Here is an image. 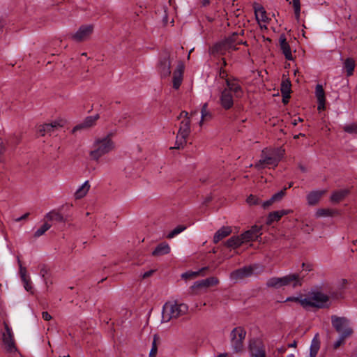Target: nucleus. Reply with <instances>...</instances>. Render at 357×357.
<instances>
[{
    "label": "nucleus",
    "mask_w": 357,
    "mask_h": 357,
    "mask_svg": "<svg viewBox=\"0 0 357 357\" xmlns=\"http://www.w3.org/2000/svg\"><path fill=\"white\" fill-rule=\"evenodd\" d=\"M181 118H190L188 116V112H187L186 111H182L179 115V116L178 117V119H181Z\"/></svg>",
    "instance_id": "56"
},
{
    "label": "nucleus",
    "mask_w": 357,
    "mask_h": 357,
    "mask_svg": "<svg viewBox=\"0 0 357 357\" xmlns=\"http://www.w3.org/2000/svg\"><path fill=\"white\" fill-rule=\"evenodd\" d=\"M232 230L230 227L223 226L220 229H219L214 234L213 236V243H218L222 239L226 238L229 236L231 233Z\"/></svg>",
    "instance_id": "20"
},
{
    "label": "nucleus",
    "mask_w": 357,
    "mask_h": 357,
    "mask_svg": "<svg viewBox=\"0 0 357 357\" xmlns=\"http://www.w3.org/2000/svg\"><path fill=\"white\" fill-rule=\"evenodd\" d=\"M206 269H207V268H202L199 269L198 271L185 272L181 275V277H182V278H184V279H188L190 278H193V277L200 275L203 271H205Z\"/></svg>",
    "instance_id": "41"
},
{
    "label": "nucleus",
    "mask_w": 357,
    "mask_h": 357,
    "mask_svg": "<svg viewBox=\"0 0 357 357\" xmlns=\"http://www.w3.org/2000/svg\"><path fill=\"white\" fill-rule=\"evenodd\" d=\"M61 126L56 121L51 123L45 124V128L47 130V133L51 135L55 130H56Z\"/></svg>",
    "instance_id": "39"
},
{
    "label": "nucleus",
    "mask_w": 357,
    "mask_h": 357,
    "mask_svg": "<svg viewBox=\"0 0 357 357\" xmlns=\"http://www.w3.org/2000/svg\"><path fill=\"white\" fill-rule=\"evenodd\" d=\"M190 132V118H185L181 122L179 130L176 137L175 146L174 148L179 149L185 144Z\"/></svg>",
    "instance_id": "5"
},
{
    "label": "nucleus",
    "mask_w": 357,
    "mask_h": 357,
    "mask_svg": "<svg viewBox=\"0 0 357 357\" xmlns=\"http://www.w3.org/2000/svg\"><path fill=\"white\" fill-rule=\"evenodd\" d=\"M254 10L256 20L258 22H262L267 23L268 22L269 18L267 17L266 12L264 7L256 4L254 6Z\"/></svg>",
    "instance_id": "23"
},
{
    "label": "nucleus",
    "mask_w": 357,
    "mask_h": 357,
    "mask_svg": "<svg viewBox=\"0 0 357 357\" xmlns=\"http://www.w3.org/2000/svg\"><path fill=\"white\" fill-rule=\"evenodd\" d=\"M38 132L41 136H45L47 133V130L45 128V124L39 126Z\"/></svg>",
    "instance_id": "48"
},
{
    "label": "nucleus",
    "mask_w": 357,
    "mask_h": 357,
    "mask_svg": "<svg viewBox=\"0 0 357 357\" xmlns=\"http://www.w3.org/2000/svg\"><path fill=\"white\" fill-rule=\"evenodd\" d=\"M186 229V227L184 225H178L171 231L167 236L168 238H172L176 235L179 234L182 231Z\"/></svg>",
    "instance_id": "40"
},
{
    "label": "nucleus",
    "mask_w": 357,
    "mask_h": 357,
    "mask_svg": "<svg viewBox=\"0 0 357 357\" xmlns=\"http://www.w3.org/2000/svg\"><path fill=\"white\" fill-rule=\"evenodd\" d=\"M218 357H228V354H227V353L220 354V355L218 356Z\"/></svg>",
    "instance_id": "64"
},
{
    "label": "nucleus",
    "mask_w": 357,
    "mask_h": 357,
    "mask_svg": "<svg viewBox=\"0 0 357 357\" xmlns=\"http://www.w3.org/2000/svg\"><path fill=\"white\" fill-rule=\"evenodd\" d=\"M93 26L92 25H82L72 36V38L77 42L86 40L93 32Z\"/></svg>",
    "instance_id": "12"
},
{
    "label": "nucleus",
    "mask_w": 357,
    "mask_h": 357,
    "mask_svg": "<svg viewBox=\"0 0 357 357\" xmlns=\"http://www.w3.org/2000/svg\"><path fill=\"white\" fill-rule=\"evenodd\" d=\"M319 348L320 342L316 337H314L311 342L310 357H316Z\"/></svg>",
    "instance_id": "34"
},
{
    "label": "nucleus",
    "mask_w": 357,
    "mask_h": 357,
    "mask_svg": "<svg viewBox=\"0 0 357 357\" xmlns=\"http://www.w3.org/2000/svg\"><path fill=\"white\" fill-rule=\"evenodd\" d=\"M188 310V307L186 304L172 301L167 302L162 307V321L168 322L172 319H176L185 314Z\"/></svg>",
    "instance_id": "3"
},
{
    "label": "nucleus",
    "mask_w": 357,
    "mask_h": 357,
    "mask_svg": "<svg viewBox=\"0 0 357 357\" xmlns=\"http://www.w3.org/2000/svg\"><path fill=\"white\" fill-rule=\"evenodd\" d=\"M243 243L241 236H234L226 241V246L231 248H237Z\"/></svg>",
    "instance_id": "28"
},
{
    "label": "nucleus",
    "mask_w": 357,
    "mask_h": 357,
    "mask_svg": "<svg viewBox=\"0 0 357 357\" xmlns=\"http://www.w3.org/2000/svg\"><path fill=\"white\" fill-rule=\"evenodd\" d=\"M156 70L162 79L168 78L170 76L171 59L168 52H165L160 56Z\"/></svg>",
    "instance_id": "6"
},
{
    "label": "nucleus",
    "mask_w": 357,
    "mask_h": 357,
    "mask_svg": "<svg viewBox=\"0 0 357 357\" xmlns=\"http://www.w3.org/2000/svg\"><path fill=\"white\" fill-rule=\"evenodd\" d=\"M301 121H303V119L301 118L298 117L297 119L294 120V121L292 122V124L294 126H296L298 122H301Z\"/></svg>",
    "instance_id": "61"
},
{
    "label": "nucleus",
    "mask_w": 357,
    "mask_h": 357,
    "mask_svg": "<svg viewBox=\"0 0 357 357\" xmlns=\"http://www.w3.org/2000/svg\"><path fill=\"white\" fill-rule=\"evenodd\" d=\"M318 102V106H317V109L318 110H322V109H325V102L326 100H319L317 101Z\"/></svg>",
    "instance_id": "53"
},
{
    "label": "nucleus",
    "mask_w": 357,
    "mask_h": 357,
    "mask_svg": "<svg viewBox=\"0 0 357 357\" xmlns=\"http://www.w3.org/2000/svg\"><path fill=\"white\" fill-rule=\"evenodd\" d=\"M280 47L282 50L284 57L287 60H293V56L291 54V48L289 43L287 41L284 34H281L279 38Z\"/></svg>",
    "instance_id": "19"
},
{
    "label": "nucleus",
    "mask_w": 357,
    "mask_h": 357,
    "mask_svg": "<svg viewBox=\"0 0 357 357\" xmlns=\"http://www.w3.org/2000/svg\"><path fill=\"white\" fill-rule=\"evenodd\" d=\"M20 274L27 275V271L25 267L20 264Z\"/></svg>",
    "instance_id": "58"
},
{
    "label": "nucleus",
    "mask_w": 357,
    "mask_h": 357,
    "mask_svg": "<svg viewBox=\"0 0 357 357\" xmlns=\"http://www.w3.org/2000/svg\"><path fill=\"white\" fill-rule=\"evenodd\" d=\"M201 2L203 6H206L210 3V0H202Z\"/></svg>",
    "instance_id": "62"
},
{
    "label": "nucleus",
    "mask_w": 357,
    "mask_h": 357,
    "mask_svg": "<svg viewBox=\"0 0 357 357\" xmlns=\"http://www.w3.org/2000/svg\"><path fill=\"white\" fill-rule=\"evenodd\" d=\"M112 133L104 137H96L89 151V156L92 160L98 162L100 158L110 153L115 147L112 139Z\"/></svg>",
    "instance_id": "1"
},
{
    "label": "nucleus",
    "mask_w": 357,
    "mask_h": 357,
    "mask_svg": "<svg viewBox=\"0 0 357 357\" xmlns=\"http://www.w3.org/2000/svg\"><path fill=\"white\" fill-rule=\"evenodd\" d=\"M247 202L250 205H257V204H259L260 203L259 199L257 198L255 196H254L252 195H250L247 198Z\"/></svg>",
    "instance_id": "46"
},
{
    "label": "nucleus",
    "mask_w": 357,
    "mask_h": 357,
    "mask_svg": "<svg viewBox=\"0 0 357 357\" xmlns=\"http://www.w3.org/2000/svg\"><path fill=\"white\" fill-rule=\"evenodd\" d=\"M302 268L307 272H310L312 270V265L311 264H302Z\"/></svg>",
    "instance_id": "50"
},
{
    "label": "nucleus",
    "mask_w": 357,
    "mask_h": 357,
    "mask_svg": "<svg viewBox=\"0 0 357 357\" xmlns=\"http://www.w3.org/2000/svg\"><path fill=\"white\" fill-rule=\"evenodd\" d=\"M154 271H155L154 270H150V271H146L142 275V278L143 279L147 278L153 275V273H154Z\"/></svg>",
    "instance_id": "51"
},
{
    "label": "nucleus",
    "mask_w": 357,
    "mask_h": 357,
    "mask_svg": "<svg viewBox=\"0 0 357 357\" xmlns=\"http://www.w3.org/2000/svg\"><path fill=\"white\" fill-rule=\"evenodd\" d=\"M20 277H21L22 281H25L26 280L29 278V277L27 275H23V274H20Z\"/></svg>",
    "instance_id": "63"
},
{
    "label": "nucleus",
    "mask_w": 357,
    "mask_h": 357,
    "mask_svg": "<svg viewBox=\"0 0 357 357\" xmlns=\"http://www.w3.org/2000/svg\"><path fill=\"white\" fill-rule=\"evenodd\" d=\"M29 215V213H26L24 214L23 215H22L21 217L16 218L15 221L20 222L21 220H23L26 219Z\"/></svg>",
    "instance_id": "57"
},
{
    "label": "nucleus",
    "mask_w": 357,
    "mask_h": 357,
    "mask_svg": "<svg viewBox=\"0 0 357 357\" xmlns=\"http://www.w3.org/2000/svg\"><path fill=\"white\" fill-rule=\"evenodd\" d=\"M325 192V190H314L309 192L306 197L307 204L310 206L317 204Z\"/></svg>",
    "instance_id": "21"
},
{
    "label": "nucleus",
    "mask_w": 357,
    "mask_h": 357,
    "mask_svg": "<svg viewBox=\"0 0 357 357\" xmlns=\"http://www.w3.org/2000/svg\"><path fill=\"white\" fill-rule=\"evenodd\" d=\"M45 218L49 220H55L56 222H65V218L63 215L55 211H51L45 215Z\"/></svg>",
    "instance_id": "30"
},
{
    "label": "nucleus",
    "mask_w": 357,
    "mask_h": 357,
    "mask_svg": "<svg viewBox=\"0 0 357 357\" xmlns=\"http://www.w3.org/2000/svg\"><path fill=\"white\" fill-rule=\"evenodd\" d=\"M98 119H99L98 114H96L95 116H87L82 123L76 126L73 128V131H75L76 130H79V129H82V128L91 127L92 126H93L95 124L96 121Z\"/></svg>",
    "instance_id": "24"
},
{
    "label": "nucleus",
    "mask_w": 357,
    "mask_h": 357,
    "mask_svg": "<svg viewBox=\"0 0 357 357\" xmlns=\"http://www.w3.org/2000/svg\"><path fill=\"white\" fill-rule=\"evenodd\" d=\"M184 65L182 62L177 64L176 69L173 72L172 77V86L174 89L177 90L183 82Z\"/></svg>",
    "instance_id": "13"
},
{
    "label": "nucleus",
    "mask_w": 357,
    "mask_h": 357,
    "mask_svg": "<svg viewBox=\"0 0 357 357\" xmlns=\"http://www.w3.org/2000/svg\"><path fill=\"white\" fill-rule=\"evenodd\" d=\"M250 357H266L265 346L260 340H254L250 344Z\"/></svg>",
    "instance_id": "14"
},
{
    "label": "nucleus",
    "mask_w": 357,
    "mask_h": 357,
    "mask_svg": "<svg viewBox=\"0 0 357 357\" xmlns=\"http://www.w3.org/2000/svg\"><path fill=\"white\" fill-rule=\"evenodd\" d=\"M291 212V210H280L271 212L267 218V224L271 225L273 222H277L280 220L282 216L287 215Z\"/></svg>",
    "instance_id": "22"
},
{
    "label": "nucleus",
    "mask_w": 357,
    "mask_h": 357,
    "mask_svg": "<svg viewBox=\"0 0 357 357\" xmlns=\"http://www.w3.org/2000/svg\"><path fill=\"white\" fill-rule=\"evenodd\" d=\"M245 335V331L241 327H236L231 331V344L234 351L239 352L243 349Z\"/></svg>",
    "instance_id": "7"
},
{
    "label": "nucleus",
    "mask_w": 357,
    "mask_h": 357,
    "mask_svg": "<svg viewBox=\"0 0 357 357\" xmlns=\"http://www.w3.org/2000/svg\"><path fill=\"white\" fill-rule=\"evenodd\" d=\"M220 103L225 109H229L234 105V99L229 90L225 89L222 91L220 96Z\"/></svg>",
    "instance_id": "17"
},
{
    "label": "nucleus",
    "mask_w": 357,
    "mask_h": 357,
    "mask_svg": "<svg viewBox=\"0 0 357 357\" xmlns=\"http://www.w3.org/2000/svg\"><path fill=\"white\" fill-rule=\"evenodd\" d=\"M280 158L277 157H271L262 155L261 158L255 164V167L258 169L264 168L266 166L276 167L278 165Z\"/></svg>",
    "instance_id": "18"
},
{
    "label": "nucleus",
    "mask_w": 357,
    "mask_h": 357,
    "mask_svg": "<svg viewBox=\"0 0 357 357\" xmlns=\"http://www.w3.org/2000/svg\"><path fill=\"white\" fill-rule=\"evenodd\" d=\"M3 342L8 351L11 352L15 349V343L10 333L3 335Z\"/></svg>",
    "instance_id": "32"
},
{
    "label": "nucleus",
    "mask_w": 357,
    "mask_h": 357,
    "mask_svg": "<svg viewBox=\"0 0 357 357\" xmlns=\"http://www.w3.org/2000/svg\"><path fill=\"white\" fill-rule=\"evenodd\" d=\"M336 213L335 211L329 208H319L315 213L316 218L333 216Z\"/></svg>",
    "instance_id": "35"
},
{
    "label": "nucleus",
    "mask_w": 357,
    "mask_h": 357,
    "mask_svg": "<svg viewBox=\"0 0 357 357\" xmlns=\"http://www.w3.org/2000/svg\"><path fill=\"white\" fill-rule=\"evenodd\" d=\"M281 91L284 97L289 96L291 91V82L289 79H286L282 80L281 84Z\"/></svg>",
    "instance_id": "36"
},
{
    "label": "nucleus",
    "mask_w": 357,
    "mask_h": 357,
    "mask_svg": "<svg viewBox=\"0 0 357 357\" xmlns=\"http://www.w3.org/2000/svg\"><path fill=\"white\" fill-rule=\"evenodd\" d=\"M329 298L327 295L319 292H312L307 298L288 297L284 302L295 301L301 304L303 307H316L323 308L328 306Z\"/></svg>",
    "instance_id": "2"
},
{
    "label": "nucleus",
    "mask_w": 357,
    "mask_h": 357,
    "mask_svg": "<svg viewBox=\"0 0 357 357\" xmlns=\"http://www.w3.org/2000/svg\"><path fill=\"white\" fill-rule=\"evenodd\" d=\"M354 331L353 329H347L346 333H343L340 335L337 340L334 342L333 347L334 349H337L341 344H343L344 342V340L351 336L353 334Z\"/></svg>",
    "instance_id": "31"
},
{
    "label": "nucleus",
    "mask_w": 357,
    "mask_h": 357,
    "mask_svg": "<svg viewBox=\"0 0 357 357\" xmlns=\"http://www.w3.org/2000/svg\"><path fill=\"white\" fill-rule=\"evenodd\" d=\"M273 203H274V202L272 200V199L271 197L269 199H268L265 202H263L261 204V206L264 208H267L271 205H272Z\"/></svg>",
    "instance_id": "49"
},
{
    "label": "nucleus",
    "mask_w": 357,
    "mask_h": 357,
    "mask_svg": "<svg viewBox=\"0 0 357 357\" xmlns=\"http://www.w3.org/2000/svg\"><path fill=\"white\" fill-rule=\"evenodd\" d=\"M52 225L47 222H45L39 229H38L34 233V237L38 238L43 235L49 229H50Z\"/></svg>",
    "instance_id": "37"
},
{
    "label": "nucleus",
    "mask_w": 357,
    "mask_h": 357,
    "mask_svg": "<svg viewBox=\"0 0 357 357\" xmlns=\"http://www.w3.org/2000/svg\"><path fill=\"white\" fill-rule=\"evenodd\" d=\"M292 4H293L295 17H296V20H298L300 17V13H301L300 0H292Z\"/></svg>",
    "instance_id": "42"
},
{
    "label": "nucleus",
    "mask_w": 357,
    "mask_h": 357,
    "mask_svg": "<svg viewBox=\"0 0 357 357\" xmlns=\"http://www.w3.org/2000/svg\"><path fill=\"white\" fill-rule=\"evenodd\" d=\"M42 317L45 321H49L52 319V316L47 312H43L42 313Z\"/></svg>",
    "instance_id": "54"
},
{
    "label": "nucleus",
    "mask_w": 357,
    "mask_h": 357,
    "mask_svg": "<svg viewBox=\"0 0 357 357\" xmlns=\"http://www.w3.org/2000/svg\"><path fill=\"white\" fill-rule=\"evenodd\" d=\"M244 34V31L241 30L240 32H233L231 35L226 38L222 41V45L229 50H236L238 48L236 45H247V43L243 41L242 39H239V36H243Z\"/></svg>",
    "instance_id": "9"
},
{
    "label": "nucleus",
    "mask_w": 357,
    "mask_h": 357,
    "mask_svg": "<svg viewBox=\"0 0 357 357\" xmlns=\"http://www.w3.org/2000/svg\"><path fill=\"white\" fill-rule=\"evenodd\" d=\"M211 114L208 110V104L204 103L202 105V109H201V121L199 122L200 126L202 125L204 121H208L211 119Z\"/></svg>",
    "instance_id": "33"
},
{
    "label": "nucleus",
    "mask_w": 357,
    "mask_h": 357,
    "mask_svg": "<svg viewBox=\"0 0 357 357\" xmlns=\"http://www.w3.org/2000/svg\"><path fill=\"white\" fill-rule=\"evenodd\" d=\"M343 130L347 133L357 135V123H354L349 125H347L343 128Z\"/></svg>",
    "instance_id": "43"
},
{
    "label": "nucleus",
    "mask_w": 357,
    "mask_h": 357,
    "mask_svg": "<svg viewBox=\"0 0 357 357\" xmlns=\"http://www.w3.org/2000/svg\"><path fill=\"white\" fill-rule=\"evenodd\" d=\"M5 147L3 145V142L2 139L0 138V154H2L4 152Z\"/></svg>",
    "instance_id": "59"
},
{
    "label": "nucleus",
    "mask_w": 357,
    "mask_h": 357,
    "mask_svg": "<svg viewBox=\"0 0 357 357\" xmlns=\"http://www.w3.org/2000/svg\"><path fill=\"white\" fill-rule=\"evenodd\" d=\"M286 190H287V188H284L283 190H282L279 191L278 192L272 195V197H271L272 200L274 202L281 200L282 199V197H284V195H285Z\"/></svg>",
    "instance_id": "44"
},
{
    "label": "nucleus",
    "mask_w": 357,
    "mask_h": 357,
    "mask_svg": "<svg viewBox=\"0 0 357 357\" xmlns=\"http://www.w3.org/2000/svg\"><path fill=\"white\" fill-rule=\"evenodd\" d=\"M220 77L221 78H222V79H227V72L225 70L222 69V68L220 70Z\"/></svg>",
    "instance_id": "55"
},
{
    "label": "nucleus",
    "mask_w": 357,
    "mask_h": 357,
    "mask_svg": "<svg viewBox=\"0 0 357 357\" xmlns=\"http://www.w3.org/2000/svg\"><path fill=\"white\" fill-rule=\"evenodd\" d=\"M170 247L166 242H162L158 244L154 250L152 252L153 256H162L169 253Z\"/></svg>",
    "instance_id": "25"
},
{
    "label": "nucleus",
    "mask_w": 357,
    "mask_h": 357,
    "mask_svg": "<svg viewBox=\"0 0 357 357\" xmlns=\"http://www.w3.org/2000/svg\"><path fill=\"white\" fill-rule=\"evenodd\" d=\"M219 280L216 277H210L204 280L196 281L191 286L192 294H199V289H204L205 291L210 287L218 284Z\"/></svg>",
    "instance_id": "8"
},
{
    "label": "nucleus",
    "mask_w": 357,
    "mask_h": 357,
    "mask_svg": "<svg viewBox=\"0 0 357 357\" xmlns=\"http://www.w3.org/2000/svg\"><path fill=\"white\" fill-rule=\"evenodd\" d=\"M331 324L335 331L340 334L346 333L347 329H352L350 327L349 320L345 317L333 315L331 317Z\"/></svg>",
    "instance_id": "10"
},
{
    "label": "nucleus",
    "mask_w": 357,
    "mask_h": 357,
    "mask_svg": "<svg viewBox=\"0 0 357 357\" xmlns=\"http://www.w3.org/2000/svg\"><path fill=\"white\" fill-rule=\"evenodd\" d=\"M226 85L227 90L231 93L233 92L236 98H241L243 94V91L238 81L235 78L226 79Z\"/></svg>",
    "instance_id": "16"
},
{
    "label": "nucleus",
    "mask_w": 357,
    "mask_h": 357,
    "mask_svg": "<svg viewBox=\"0 0 357 357\" xmlns=\"http://www.w3.org/2000/svg\"><path fill=\"white\" fill-rule=\"evenodd\" d=\"M303 278L298 273H291L282 278H271L267 282L268 287L280 288L283 286L292 285L293 287H301Z\"/></svg>",
    "instance_id": "4"
},
{
    "label": "nucleus",
    "mask_w": 357,
    "mask_h": 357,
    "mask_svg": "<svg viewBox=\"0 0 357 357\" xmlns=\"http://www.w3.org/2000/svg\"><path fill=\"white\" fill-rule=\"evenodd\" d=\"M315 95L317 101L326 100L325 92L321 84H317L315 88Z\"/></svg>",
    "instance_id": "38"
},
{
    "label": "nucleus",
    "mask_w": 357,
    "mask_h": 357,
    "mask_svg": "<svg viewBox=\"0 0 357 357\" xmlns=\"http://www.w3.org/2000/svg\"><path fill=\"white\" fill-rule=\"evenodd\" d=\"M22 282H23L24 289L27 291H31L32 287H31V285L30 278L26 280L25 281H22Z\"/></svg>",
    "instance_id": "47"
},
{
    "label": "nucleus",
    "mask_w": 357,
    "mask_h": 357,
    "mask_svg": "<svg viewBox=\"0 0 357 357\" xmlns=\"http://www.w3.org/2000/svg\"><path fill=\"white\" fill-rule=\"evenodd\" d=\"M90 185L88 181H86L82 185H80L75 192V199H81L84 197L89 190Z\"/></svg>",
    "instance_id": "27"
},
{
    "label": "nucleus",
    "mask_w": 357,
    "mask_h": 357,
    "mask_svg": "<svg viewBox=\"0 0 357 357\" xmlns=\"http://www.w3.org/2000/svg\"><path fill=\"white\" fill-rule=\"evenodd\" d=\"M164 16L162 17V21L164 22L165 24H166L168 22V17H167V15L166 13V10H164Z\"/></svg>",
    "instance_id": "60"
},
{
    "label": "nucleus",
    "mask_w": 357,
    "mask_h": 357,
    "mask_svg": "<svg viewBox=\"0 0 357 357\" xmlns=\"http://www.w3.org/2000/svg\"><path fill=\"white\" fill-rule=\"evenodd\" d=\"M355 61L352 58H347L344 62V68L346 70L347 75L350 77L353 75L355 68Z\"/></svg>",
    "instance_id": "29"
},
{
    "label": "nucleus",
    "mask_w": 357,
    "mask_h": 357,
    "mask_svg": "<svg viewBox=\"0 0 357 357\" xmlns=\"http://www.w3.org/2000/svg\"><path fill=\"white\" fill-rule=\"evenodd\" d=\"M261 227L255 225L251 227L250 229L243 233L241 236L243 241L245 242L255 241L259 236L261 235Z\"/></svg>",
    "instance_id": "15"
},
{
    "label": "nucleus",
    "mask_w": 357,
    "mask_h": 357,
    "mask_svg": "<svg viewBox=\"0 0 357 357\" xmlns=\"http://www.w3.org/2000/svg\"><path fill=\"white\" fill-rule=\"evenodd\" d=\"M252 273L253 268L251 266H244L232 271L230 273L229 278L234 283H236L245 278L251 276Z\"/></svg>",
    "instance_id": "11"
},
{
    "label": "nucleus",
    "mask_w": 357,
    "mask_h": 357,
    "mask_svg": "<svg viewBox=\"0 0 357 357\" xmlns=\"http://www.w3.org/2000/svg\"><path fill=\"white\" fill-rule=\"evenodd\" d=\"M47 269L46 268L45 266H43L40 271V274L42 278L45 279V275L47 274Z\"/></svg>",
    "instance_id": "52"
},
{
    "label": "nucleus",
    "mask_w": 357,
    "mask_h": 357,
    "mask_svg": "<svg viewBox=\"0 0 357 357\" xmlns=\"http://www.w3.org/2000/svg\"><path fill=\"white\" fill-rule=\"evenodd\" d=\"M157 336L154 335V338L152 342V347L149 353V357H155L158 351V347L156 344Z\"/></svg>",
    "instance_id": "45"
},
{
    "label": "nucleus",
    "mask_w": 357,
    "mask_h": 357,
    "mask_svg": "<svg viewBox=\"0 0 357 357\" xmlns=\"http://www.w3.org/2000/svg\"><path fill=\"white\" fill-rule=\"evenodd\" d=\"M349 190L347 189H341L335 191L331 196V200L333 202L338 203L342 201L349 194Z\"/></svg>",
    "instance_id": "26"
}]
</instances>
